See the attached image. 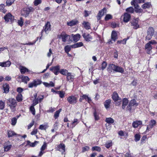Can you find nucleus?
Returning a JSON list of instances; mask_svg holds the SVG:
<instances>
[{
  "label": "nucleus",
  "mask_w": 157,
  "mask_h": 157,
  "mask_svg": "<svg viewBox=\"0 0 157 157\" xmlns=\"http://www.w3.org/2000/svg\"><path fill=\"white\" fill-rule=\"evenodd\" d=\"M112 16L110 14H107L105 17V21H107L112 19Z\"/></svg>",
  "instance_id": "5fc2aeb1"
},
{
  "label": "nucleus",
  "mask_w": 157,
  "mask_h": 157,
  "mask_svg": "<svg viewBox=\"0 0 157 157\" xmlns=\"http://www.w3.org/2000/svg\"><path fill=\"white\" fill-rule=\"evenodd\" d=\"M51 26L50 22L49 21L47 22L41 32V33H42L44 30L46 34H48L49 31L51 30Z\"/></svg>",
  "instance_id": "6e6552de"
},
{
  "label": "nucleus",
  "mask_w": 157,
  "mask_h": 157,
  "mask_svg": "<svg viewBox=\"0 0 157 157\" xmlns=\"http://www.w3.org/2000/svg\"><path fill=\"white\" fill-rule=\"evenodd\" d=\"M111 103V100L109 99L107 100L104 103V106L106 109L108 108L110 106Z\"/></svg>",
  "instance_id": "c9c22d12"
},
{
  "label": "nucleus",
  "mask_w": 157,
  "mask_h": 157,
  "mask_svg": "<svg viewBox=\"0 0 157 157\" xmlns=\"http://www.w3.org/2000/svg\"><path fill=\"white\" fill-rule=\"evenodd\" d=\"M61 110L62 109H60L55 112L54 115V117L56 119H57L59 117V114Z\"/></svg>",
  "instance_id": "37998d69"
},
{
  "label": "nucleus",
  "mask_w": 157,
  "mask_h": 157,
  "mask_svg": "<svg viewBox=\"0 0 157 157\" xmlns=\"http://www.w3.org/2000/svg\"><path fill=\"white\" fill-rule=\"evenodd\" d=\"M5 8V5L3 4H1L0 5V11L3 13H5L6 12V10L4 8Z\"/></svg>",
  "instance_id": "09e8293b"
},
{
  "label": "nucleus",
  "mask_w": 157,
  "mask_h": 157,
  "mask_svg": "<svg viewBox=\"0 0 157 157\" xmlns=\"http://www.w3.org/2000/svg\"><path fill=\"white\" fill-rule=\"evenodd\" d=\"M82 25L84 28L86 29H90V24L88 22L83 21L82 23Z\"/></svg>",
  "instance_id": "5701e85b"
},
{
  "label": "nucleus",
  "mask_w": 157,
  "mask_h": 157,
  "mask_svg": "<svg viewBox=\"0 0 157 157\" xmlns=\"http://www.w3.org/2000/svg\"><path fill=\"white\" fill-rule=\"evenodd\" d=\"M78 22V21L77 20L75 19L72 20L71 21L68 22L67 24L69 26H73L76 25Z\"/></svg>",
  "instance_id": "cd10ccee"
},
{
  "label": "nucleus",
  "mask_w": 157,
  "mask_h": 157,
  "mask_svg": "<svg viewBox=\"0 0 157 157\" xmlns=\"http://www.w3.org/2000/svg\"><path fill=\"white\" fill-rule=\"evenodd\" d=\"M48 127V126L47 125H44L43 124L40 125L39 128L40 129L43 130H46V128Z\"/></svg>",
  "instance_id": "6e6d98bb"
},
{
  "label": "nucleus",
  "mask_w": 157,
  "mask_h": 157,
  "mask_svg": "<svg viewBox=\"0 0 157 157\" xmlns=\"http://www.w3.org/2000/svg\"><path fill=\"white\" fill-rule=\"evenodd\" d=\"M67 101L69 103L73 105L77 103V99L75 96L72 95L67 98Z\"/></svg>",
  "instance_id": "423d86ee"
},
{
  "label": "nucleus",
  "mask_w": 157,
  "mask_h": 157,
  "mask_svg": "<svg viewBox=\"0 0 157 157\" xmlns=\"http://www.w3.org/2000/svg\"><path fill=\"white\" fill-rule=\"evenodd\" d=\"M112 98L113 100L115 101L121 100V98L119 97L117 93L116 92H114L113 93Z\"/></svg>",
  "instance_id": "aec40b11"
},
{
  "label": "nucleus",
  "mask_w": 157,
  "mask_h": 157,
  "mask_svg": "<svg viewBox=\"0 0 157 157\" xmlns=\"http://www.w3.org/2000/svg\"><path fill=\"white\" fill-rule=\"evenodd\" d=\"M43 84L46 87H54L55 86L54 83L52 81L50 82L49 83L44 82H43Z\"/></svg>",
  "instance_id": "c85d7f7f"
},
{
  "label": "nucleus",
  "mask_w": 157,
  "mask_h": 157,
  "mask_svg": "<svg viewBox=\"0 0 157 157\" xmlns=\"http://www.w3.org/2000/svg\"><path fill=\"white\" fill-rule=\"evenodd\" d=\"M117 65L113 63L110 64L107 68V70L108 71L111 72L112 71H115Z\"/></svg>",
  "instance_id": "f3484780"
},
{
  "label": "nucleus",
  "mask_w": 157,
  "mask_h": 157,
  "mask_svg": "<svg viewBox=\"0 0 157 157\" xmlns=\"http://www.w3.org/2000/svg\"><path fill=\"white\" fill-rule=\"evenodd\" d=\"M106 12V9L105 8H104L103 9L100 10L98 13V15L97 16V18L98 20H99L101 19V18L102 17L105 13Z\"/></svg>",
  "instance_id": "9b49d317"
},
{
  "label": "nucleus",
  "mask_w": 157,
  "mask_h": 157,
  "mask_svg": "<svg viewBox=\"0 0 157 157\" xmlns=\"http://www.w3.org/2000/svg\"><path fill=\"white\" fill-rule=\"evenodd\" d=\"M151 5V4L150 2H146L142 5V7L144 9L148 8L150 7Z\"/></svg>",
  "instance_id": "f704fd0d"
},
{
  "label": "nucleus",
  "mask_w": 157,
  "mask_h": 157,
  "mask_svg": "<svg viewBox=\"0 0 157 157\" xmlns=\"http://www.w3.org/2000/svg\"><path fill=\"white\" fill-rule=\"evenodd\" d=\"M56 93L58 94L59 97L61 98H63L64 97L65 94V93L62 91H56Z\"/></svg>",
  "instance_id": "49530a36"
},
{
  "label": "nucleus",
  "mask_w": 157,
  "mask_h": 157,
  "mask_svg": "<svg viewBox=\"0 0 157 157\" xmlns=\"http://www.w3.org/2000/svg\"><path fill=\"white\" fill-rule=\"evenodd\" d=\"M84 16L85 17H88L89 14H90L91 13V11H88L86 10H85L84 11Z\"/></svg>",
  "instance_id": "052dcab7"
},
{
  "label": "nucleus",
  "mask_w": 157,
  "mask_h": 157,
  "mask_svg": "<svg viewBox=\"0 0 157 157\" xmlns=\"http://www.w3.org/2000/svg\"><path fill=\"white\" fill-rule=\"evenodd\" d=\"M142 124V122L141 121H135L133 122L132 125L134 128H136L139 125H141Z\"/></svg>",
  "instance_id": "b1692460"
},
{
  "label": "nucleus",
  "mask_w": 157,
  "mask_h": 157,
  "mask_svg": "<svg viewBox=\"0 0 157 157\" xmlns=\"http://www.w3.org/2000/svg\"><path fill=\"white\" fill-rule=\"evenodd\" d=\"M135 6V11L137 13H141L143 12V10L139 8L140 7L137 4H134L133 5Z\"/></svg>",
  "instance_id": "4be33fe9"
},
{
  "label": "nucleus",
  "mask_w": 157,
  "mask_h": 157,
  "mask_svg": "<svg viewBox=\"0 0 157 157\" xmlns=\"http://www.w3.org/2000/svg\"><path fill=\"white\" fill-rule=\"evenodd\" d=\"M60 67L59 65L52 67L50 68V70L52 71L56 75H57L59 72Z\"/></svg>",
  "instance_id": "9d476101"
},
{
  "label": "nucleus",
  "mask_w": 157,
  "mask_h": 157,
  "mask_svg": "<svg viewBox=\"0 0 157 157\" xmlns=\"http://www.w3.org/2000/svg\"><path fill=\"white\" fill-rule=\"evenodd\" d=\"M4 92L5 93H7L9 90V86L7 84L4 85L3 86Z\"/></svg>",
  "instance_id": "c756f323"
},
{
  "label": "nucleus",
  "mask_w": 157,
  "mask_h": 157,
  "mask_svg": "<svg viewBox=\"0 0 157 157\" xmlns=\"http://www.w3.org/2000/svg\"><path fill=\"white\" fill-rule=\"evenodd\" d=\"M17 122V119L16 118H13L11 120V124L14 125L16 124Z\"/></svg>",
  "instance_id": "0e129e2a"
},
{
  "label": "nucleus",
  "mask_w": 157,
  "mask_h": 157,
  "mask_svg": "<svg viewBox=\"0 0 157 157\" xmlns=\"http://www.w3.org/2000/svg\"><path fill=\"white\" fill-rule=\"evenodd\" d=\"M117 38V35L116 32L114 31H112L111 35L112 40L115 42Z\"/></svg>",
  "instance_id": "a211bd4d"
},
{
  "label": "nucleus",
  "mask_w": 157,
  "mask_h": 157,
  "mask_svg": "<svg viewBox=\"0 0 157 157\" xmlns=\"http://www.w3.org/2000/svg\"><path fill=\"white\" fill-rule=\"evenodd\" d=\"M82 36L86 41H90L92 39V37L89 34L86 33H83Z\"/></svg>",
  "instance_id": "ddd939ff"
},
{
  "label": "nucleus",
  "mask_w": 157,
  "mask_h": 157,
  "mask_svg": "<svg viewBox=\"0 0 157 157\" xmlns=\"http://www.w3.org/2000/svg\"><path fill=\"white\" fill-rule=\"evenodd\" d=\"M37 132V129H34L33 131L31 133V135H36Z\"/></svg>",
  "instance_id": "69168bd1"
},
{
  "label": "nucleus",
  "mask_w": 157,
  "mask_h": 157,
  "mask_svg": "<svg viewBox=\"0 0 157 157\" xmlns=\"http://www.w3.org/2000/svg\"><path fill=\"white\" fill-rule=\"evenodd\" d=\"M105 121L108 124H112L114 122V120L111 118H106L105 119Z\"/></svg>",
  "instance_id": "58836bf2"
},
{
  "label": "nucleus",
  "mask_w": 157,
  "mask_h": 157,
  "mask_svg": "<svg viewBox=\"0 0 157 157\" xmlns=\"http://www.w3.org/2000/svg\"><path fill=\"white\" fill-rule=\"evenodd\" d=\"M154 32V29L152 27H150L148 29L147 34L153 35Z\"/></svg>",
  "instance_id": "4c0bfd02"
},
{
  "label": "nucleus",
  "mask_w": 157,
  "mask_h": 157,
  "mask_svg": "<svg viewBox=\"0 0 157 157\" xmlns=\"http://www.w3.org/2000/svg\"><path fill=\"white\" fill-rule=\"evenodd\" d=\"M12 147L11 145H9L7 146H5L4 147V150L5 151H7L10 149Z\"/></svg>",
  "instance_id": "8fccbe9b"
},
{
  "label": "nucleus",
  "mask_w": 157,
  "mask_h": 157,
  "mask_svg": "<svg viewBox=\"0 0 157 157\" xmlns=\"http://www.w3.org/2000/svg\"><path fill=\"white\" fill-rule=\"evenodd\" d=\"M101 148L98 146L93 147L92 148V150L93 151H96L98 152H100L101 151Z\"/></svg>",
  "instance_id": "de8ad7c7"
},
{
  "label": "nucleus",
  "mask_w": 157,
  "mask_h": 157,
  "mask_svg": "<svg viewBox=\"0 0 157 157\" xmlns=\"http://www.w3.org/2000/svg\"><path fill=\"white\" fill-rule=\"evenodd\" d=\"M82 96V97L83 98V99H85L89 103H90L91 102V100L90 98L88 97V95H87L86 94H83Z\"/></svg>",
  "instance_id": "ea45409f"
},
{
  "label": "nucleus",
  "mask_w": 157,
  "mask_h": 157,
  "mask_svg": "<svg viewBox=\"0 0 157 157\" xmlns=\"http://www.w3.org/2000/svg\"><path fill=\"white\" fill-rule=\"evenodd\" d=\"M138 105V103L136 102L134 99H132L129 102L127 107L126 110L130 112H132Z\"/></svg>",
  "instance_id": "f257e3e1"
},
{
  "label": "nucleus",
  "mask_w": 157,
  "mask_h": 157,
  "mask_svg": "<svg viewBox=\"0 0 157 157\" xmlns=\"http://www.w3.org/2000/svg\"><path fill=\"white\" fill-rule=\"evenodd\" d=\"M11 64V63L9 61L5 62H0V66L2 67H9Z\"/></svg>",
  "instance_id": "6ab92c4d"
},
{
  "label": "nucleus",
  "mask_w": 157,
  "mask_h": 157,
  "mask_svg": "<svg viewBox=\"0 0 157 157\" xmlns=\"http://www.w3.org/2000/svg\"><path fill=\"white\" fill-rule=\"evenodd\" d=\"M34 121H32L31 122L29 125L28 126V129H29L32 126L34 125Z\"/></svg>",
  "instance_id": "338daca9"
},
{
  "label": "nucleus",
  "mask_w": 157,
  "mask_h": 157,
  "mask_svg": "<svg viewBox=\"0 0 157 157\" xmlns=\"http://www.w3.org/2000/svg\"><path fill=\"white\" fill-rule=\"evenodd\" d=\"M128 101L126 98H124L122 100V108L123 109H125L126 106L128 104Z\"/></svg>",
  "instance_id": "412c9836"
},
{
  "label": "nucleus",
  "mask_w": 157,
  "mask_h": 157,
  "mask_svg": "<svg viewBox=\"0 0 157 157\" xmlns=\"http://www.w3.org/2000/svg\"><path fill=\"white\" fill-rule=\"evenodd\" d=\"M14 1V0H7L6 3L8 6H10Z\"/></svg>",
  "instance_id": "e2e57ef3"
},
{
  "label": "nucleus",
  "mask_w": 157,
  "mask_h": 157,
  "mask_svg": "<svg viewBox=\"0 0 157 157\" xmlns=\"http://www.w3.org/2000/svg\"><path fill=\"white\" fill-rule=\"evenodd\" d=\"M56 149L61 152L62 154H63L65 151V145L63 144H60L58 145L56 147Z\"/></svg>",
  "instance_id": "1a4fd4ad"
},
{
  "label": "nucleus",
  "mask_w": 157,
  "mask_h": 157,
  "mask_svg": "<svg viewBox=\"0 0 157 157\" xmlns=\"http://www.w3.org/2000/svg\"><path fill=\"white\" fill-rule=\"evenodd\" d=\"M42 2L41 0H35L33 2V3L35 6H37L39 4Z\"/></svg>",
  "instance_id": "3c124183"
},
{
  "label": "nucleus",
  "mask_w": 157,
  "mask_h": 157,
  "mask_svg": "<svg viewBox=\"0 0 157 157\" xmlns=\"http://www.w3.org/2000/svg\"><path fill=\"white\" fill-rule=\"evenodd\" d=\"M115 71L116 72L123 73L124 70L122 68L117 65Z\"/></svg>",
  "instance_id": "7c9ffc66"
},
{
  "label": "nucleus",
  "mask_w": 157,
  "mask_h": 157,
  "mask_svg": "<svg viewBox=\"0 0 157 157\" xmlns=\"http://www.w3.org/2000/svg\"><path fill=\"white\" fill-rule=\"evenodd\" d=\"M126 10L127 12L131 13H132L134 12L133 8L131 7H130L128 8H127L126 9Z\"/></svg>",
  "instance_id": "603ef678"
},
{
  "label": "nucleus",
  "mask_w": 157,
  "mask_h": 157,
  "mask_svg": "<svg viewBox=\"0 0 157 157\" xmlns=\"http://www.w3.org/2000/svg\"><path fill=\"white\" fill-rule=\"evenodd\" d=\"M59 73L63 75H67V73H68V71L66 69H61L59 71Z\"/></svg>",
  "instance_id": "a18cd8bd"
},
{
  "label": "nucleus",
  "mask_w": 157,
  "mask_h": 157,
  "mask_svg": "<svg viewBox=\"0 0 157 157\" xmlns=\"http://www.w3.org/2000/svg\"><path fill=\"white\" fill-rule=\"evenodd\" d=\"M112 145V141L111 140L107 141L105 144V146L107 148H109Z\"/></svg>",
  "instance_id": "e433bc0d"
},
{
  "label": "nucleus",
  "mask_w": 157,
  "mask_h": 157,
  "mask_svg": "<svg viewBox=\"0 0 157 157\" xmlns=\"http://www.w3.org/2000/svg\"><path fill=\"white\" fill-rule=\"evenodd\" d=\"M145 48L147 54H150L151 53L152 48L149 43H148L146 44L145 46Z\"/></svg>",
  "instance_id": "2eb2a0df"
},
{
  "label": "nucleus",
  "mask_w": 157,
  "mask_h": 157,
  "mask_svg": "<svg viewBox=\"0 0 157 157\" xmlns=\"http://www.w3.org/2000/svg\"><path fill=\"white\" fill-rule=\"evenodd\" d=\"M131 18L130 15L127 13H125L123 16V21L125 22H128Z\"/></svg>",
  "instance_id": "dca6fc26"
},
{
  "label": "nucleus",
  "mask_w": 157,
  "mask_h": 157,
  "mask_svg": "<svg viewBox=\"0 0 157 157\" xmlns=\"http://www.w3.org/2000/svg\"><path fill=\"white\" fill-rule=\"evenodd\" d=\"M53 128L55 129V130H56L58 128V122L57 121H56L55 124L53 125Z\"/></svg>",
  "instance_id": "774afa93"
},
{
  "label": "nucleus",
  "mask_w": 157,
  "mask_h": 157,
  "mask_svg": "<svg viewBox=\"0 0 157 157\" xmlns=\"http://www.w3.org/2000/svg\"><path fill=\"white\" fill-rule=\"evenodd\" d=\"M23 22H24L22 17L20 18V20H18L17 22L19 25L21 26H22L23 25Z\"/></svg>",
  "instance_id": "13d9d810"
},
{
  "label": "nucleus",
  "mask_w": 157,
  "mask_h": 157,
  "mask_svg": "<svg viewBox=\"0 0 157 157\" xmlns=\"http://www.w3.org/2000/svg\"><path fill=\"white\" fill-rule=\"evenodd\" d=\"M7 103L8 105L10 107L12 111L13 112L14 109L16 107L17 105L16 101L13 98H9L7 100Z\"/></svg>",
  "instance_id": "f03ea898"
},
{
  "label": "nucleus",
  "mask_w": 157,
  "mask_h": 157,
  "mask_svg": "<svg viewBox=\"0 0 157 157\" xmlns=\"http://www.w3.org/2000/svg\"><path fill=\"white\" fill-rule=\"evenodd\" d=\"M4 18L6 22H8L10 21L11 22H13L14 20V17L12 16L10 13H8L6 14L4 16Z\"/></svg>",
  "instance_id": "39448f33"
},
{
  "label": "nucleus",
  "mask_w": 157,
  "mask_h": 157,
  "mask_svg": "<svg viewBox=\"0 0 157 157\" xmlns=\"http://www.w3.org/2000/svg\"><path fill=\"white\" fill-rule=\"evenodd\" d=\"M71 48V45H67L64 48L65 52L67 53H68L70 51Z\"/></svg>",
  "instance_id": "79ce46f5"
},
{
  "label": "nucleus",
  "mask_w": 157,
  "mask_h": 157,
  "mask_svg": "<svg viewBox=\"0 0 157 157\" xmlns=\"http://www.w3.org/2000/svg\"><path fill=\"white\" fill-rule=\"evenodd\" d=\"M5 107V103L2 101L0 100V109H3Z\"/></svg>",
  "instance_id": "4d7b16f0"
},
{
  "label": "nucleus",
  "mask_w": 157,
  "mask_h": 157,
  "mask_svg": "<svg viewBox=\"0 0 157 157\" xmlns=\"http://www.w3.org/2000/svg\"><path fill=\"white\" fill-rule=\"evenodd\" d=\"M72 36L73 38V40L75 42H77L78 41L80 38V35L79 34L76 35H72Z\"/></svg>",
  "instance_id": "bb28decb"
},
{
  "label": "nucleus",
  "mask_w": 157,
  "mask_h": 157,
  "mask_svg": "<svg viewBox=\"0 0 157 157\" xmlns=\"http://www.w3.org/2000/svg\"><path fill=\"white\" fill-rule=\"evenodd\" d=\"M34 9L32 7L24 8L21 11V15L26 17H28L31 12L33 11Z\"/></svg>",
  "instance_id": "7ed1b4c3"
},
{
  "label": "nucleus",
  "mask_w": 157,
  "mask_h": 157,
  "mask_svg": "<svg viewBox=\"0 0 157 157\" xmlns=\"http://www.w3.org/2000/svg\"><path fill=\"white\" fill-rule=\"evenodd\" d=\"M15 135H17V134H16L13 131L11 130L8 131V137H11ZM17 135L18 136H19V135Z\"/></svg>",
  "instance_id": "72a5a7b5"
},
{
  "label": "nucleus",
  "mask_w": 157,
  "mask_h": 157,
  "mask_svg": "<svg viewBox=\"0 0 157 157\" xmlns=\"http://www.w3.org/2000/svg\"><path fill=\"white\" fill-rule=\"evenodd\" d=\"M30 110L33 115H35V111L33 106H32L30 107Z\"/></svg>",
  "instance_id": "680f3d73"
},
{
  "label": "nucleus",
  "mask_w": 157,
  "mask_h": 157,
  "mask_svg": "<svg viewBox=\"0 0 157 157\" xmlns=\"http://www.w3.org/2000/svg\"><path fill=\"white\" fill-rule=\"evenodd\" d=\"M60 36L62 38V41L64 42L66 41L68 37H70L67 34L64 32H63L60 35Z\"/></svg>",
  "instance_id": "4468645a"
},
{
  "label": "nucleus",
  "mask_w": 157,
  "mask_h": 157,
  "mask_svg": "<svg viewBox=\"0 0 157 157\" xmlns=\"http://www.w3.org/2000/svg\"><path fill=\"white\" fill-rule=\"evenodd\" d=\"M140 136L139 134H136L135 136L134 140L135 141L137 142L140 140Z\"/></svg>",
  "instance_id": "864d4df0"
},
{
  "label": "nucleus",
  "mask_w": 157,
  "mask_h": 157,
  "mask_svg": "<svg viewBox=\"0 0 157 157\" xmlns=\"http://www.w3.org/2000/svg\"><path fill=\"white\" fill-rule=\"evenodd\" d=\"M22 81L25 83H27V82L30 80V79L27 76H22L21 77Z\"/></svg>",
  "instance_id": "473e14b6"
},
{
  "label": "nucleus",
  "mask_w": 157,
  "mask_h": 157,
  "mask_svg": "<svg viewBox=\"0 0 157 157\" xmlns=\"http://www.w3.org/2000/svg\"><path fill=\"white\" fill-rule=\"evenodd\" d=\"M93 115L94 117V119L96 121H98L99 119V112L96 110L95 109L94 110V113Z\"/></svg>",
  "instance_id": "a878e982"
},
{
  "label": "nucleus",
  "mask_w": 157,
  "mask_h": 157,
  "mask_svg": "<svg viewBox=\"0 0 157 157\" xmlns=\"http://www.w3.org/2000/svg\"><path fill=\"white\" fill-rule=\"evenodd\" d=\"M101 65V68L102 70H103L106 68L107 66V63L105 61H103Z\"/></svg>",
  "instance_id": "bf43d9fd"
},
{
  "label": "nucleus",
  "mask_w": 157,
  "mask_h": 157,
  "mask_svg": "<svg viewBox=\"0 0 157 157\" xmlns=\"http://www.w3.org/2000/svg\"><path fill=\"white\" fill-rule=\"evenodd\" d=\"M144 0H133L131 2L132 5L135 4V3H142L144 2Z\"/></svg>",
  "instance_id": "a19ab883"
},
{
  "label": "nucleus",
  "mask_w": 157,
  "mask_h": 157,
  "mask_svg": "<svg viewBox=\"0 0 157 157\" xmlns=\"http://www.w3.org/2000/svg\"><path fill=\"white\" fill-rule=\"evenodd\" d=\"M139 18H136L134 19L133 21L131 22L132 25L133 26V28L135 29H137L139 27V25L138 24Z\"/></svg>",
  "instance_id": "f8f14e48"
},
{
  "label": "nucleus",
  "mask_w": 157,
  "mask_h": 157,
  "mask_svg": "<svg viewBox=\"0 0 157 157\" xmlns=\"http://www.w3.org/2000/svg\"><path fill=\"white\" fill-rule=\"evenodd\" d=\"M156 121L154 119L151 120L149 122V124L147 126L146 131H150L151 129L156 125Z\"/></svg>",
  "instance_id": "0eeeda50"
},
{
  "label": "nucleus",
  "mask_w": 157,
  "mask_h": 157,
  "mask_svg": "<svg viewBox=\"0 0 157 157\" xmlns=\"http://www.w3.org/2000/svg\"><path fill=\"white\" fill-rule=\"evenodd\" d=\"M67 79L68 81H72L74 78V75H72L71 73L68 72L67 74Z\"/></svg>",
  "instance_id": "393cba45"
},
{
  "label": "nucleus",
  "mask_w": 157,
  "mask_h": 157,
  "mask_svg": "<svg viewBox=\"0 0 157 157\" xmlns=\"http://www.w3.org/2000/svg\"><path fill=\"white\" fill-rule=\"evenodd\" d=\"M20 70L21 73L22 74H24L26 72H28L29 71V70L27 68L24 67H21Z\"/></svg>",
  "instance_id": "2f4dec72"
},
{
  "label": "nucleus",
  "mask_w": 157,
  "mask_h": 157,
  "mask_svg": "<svg viewBox=\"0 0 157 157\" xmlns=\"http://www.w3.org/2000/svg\"><path fill=\"white\" fill-rule=\"evenodd\" d=\"M41 82V81L39 79L34 80L32 82L28 84V87L30 88H32L33 87H36L37 86L40 84Z\"/></svg>",
  "instance_id": "20e7f679"
},
{
  "label": "nucleus",
  "mask_w": 157,
  "mask_h": 157,
  "mask_svg": "<svg viewBox=\"0 0 157 157\" xmlns=\"http://www.w3.org/2000/svg\"><path fill=\"white\" fill-rule=\"evenodd\" d=\"M22 95L21 94H18L16 97L17 100L18 101L20 102L22 101Z\"/></svg>",
  "instance_id": "c03bdc74"
}]
</instances>
